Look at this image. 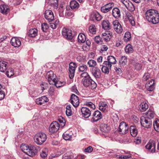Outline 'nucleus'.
I'll list each match as a JSON object with an SVG mask.
<instances>
[{
  "mask_svg": "<svg viewBox=\"0 0 159 159\" xmlns=\"http://www.w3.org/2000/svg\"><path fill=\"white\" fill-rule=\"evenodd\" d=\"M20 148L21 151L30 157L34 156L38 152V150L34 146H29L25 144H22Z\"/></svg>",
  "mask_w": 159,
  "mask_h": 159,
  "instance_id": "f257e3e1",
  "label": "nucleus"
},
{
  "mask_svg": "<svg viewBox=\"0 0 159 159\" xmlns=\"http://www.w3.org/2000/svg\"><path fill=\"white\" fill-rule=\"evenodd\" d=\"M47 137L46 134L43 132L37 134L34 137V142L37 144L42 145L46 140Z\"/></svg>",
  "mask_w": 159,
  "mask_h": 159,
  "instance_id": "f03ea898",
  "label": "nucleus"
},
{
  "mask_svg": "<svg viewBox=\"0 0 159 159\" xmlns=\"http://www.w3.org/2000/svg\"><path fill=\"white\" fill-rule=\"evenodd\" d=\"M82 82L85 87H89L92 89H94L97 87V84L90 77L87 79H83Z\"/></svg>",
  "mask_w": 159,
  "mask_h": 159,
  "instance_id": "7ed1b4c3",
  "label": "nucleus"
},
{
  "mask_svg": "<svg viewBox=\"0 0 159 159\" xmlns=\"http://www.w3.org/2000/svg\"><path fill=\"white\" fill-rule=\"evenodd\" d=\"M140 123L143 126L147 128H150L152 125L151 120L143 116L141 117Z\"/></svg>",
  "mask_w": 159,
  "mask_h": 159,
  "instance_id": "20e7f679",
  "label": "nucleus"
},
{
  "mask_svg": "<svg viewBox=\"0 0 159 159\" xmlns=\"http://www.w3.org/2000/svg\"><path fill=\"white\" fill-rule=\"evenodd\" d=\"M129 127L125 122L122 121L120 124L118 128V131L122 134H125L128 132Z\"/></svg>",
  "mask_w": 159,
  "mask_h": 159,
  "instance_id": "39448f33",
  "label": "nucleus"
},
{
  "mask_svg": "<svg viewBox=\"0 0 159 159\" xmlns=\"http://www.w3.org/2000/svg\"><path fill=\"white\" fill-rule=\"evenodd\" d=\"M76 67L77 65L75 63L71 62L70 63L69 68V76L70 79H72L73 78Z\"/></svg>",
  "mask_w": 159,
  "mask_h": 159,
  "instance_id": "423d86ee",
  "label": "nucleus"
},
{
  "mask_svg": "<svg viewBox=\"0 0 159 159\" xmlns=\"http://www.w3.org/2000/svg\"><path fill=\"white\" fill-rule=\"evenodd\" d=\"M46 77L48 79L49 84H53L54 81L55 82L56 79V76L54 74L53 72L50 71L48 72L46 74Z\"/></svg>",
  "mask_w": 159,
  "mask_h": 159,
  "instance_id": "0eeeda50",
  "label": "nucleus"
},
{
  "mask_svg": "<svg viewBox=\"0 0 159 159\" xmlns=\"http://www.w3.org/2000/svg\"><path fill=\"white\" fill-rule=\"evenodd\" d=\"M62 34L63 37L68 39H72V31L71 30L66 28H64L62 30Z\"/></svg>",
  "mask_w": 159,
  "mask_h": 159,
  "instance_id": "6e6552de",
  "label": "nucleus"
},
{
  "mask_svg": "<svg viewBox=\"0 0 159 159\" xmlns=\"http://www.w3.org/2000/svg\"><path fill=\"white\" fill-rule=\"evenodd\" d=\"M116 61L115 57L112 56H109L107 57V61H105L103 62L104 65L108 66L111 69L112 64L116 63Z\"/></svg>",
  "mask_w": 159,
  "mask_h": 159,
  "instance_id": "1a4fd4ad",
  "label": "nucleus"
},
{
  "mask_svg": "<svg viewBox=\"0 0 159 159\" xmlns=\"http://www.w3.org/2000/svg\"><path fill=\"white\" fill-rule=\"evenodd\" d=\"M60 125L56 121L52 122L50 125L49 127V131L51 133H53L57 132L59 129Z\"/></svg>",
  "mask_w": 159,
  "mask_h": 159,
  "instance_id": "9d476101",
  "label": "nucleus"
},
{
  "mask_svg": "<svg viewBox=\"0 0 159 159\" xmlns=\"http://www.w3.org/2000/svg\"><path fill=\"white\" fill-rule=\"evenodd\" d=\"M113 27L114 30L118 34H121L123 32L122 26L117 20L113 22Z\"/></svg>",
  "mask_w": 159,
  "mask_h": 159,
  "instance_id": "9b49d317",
  "label": "nucleus"
},
{
  "mask_svg": "<svg viewBox=\"0 0 159 159\" xmlns=\"http://www.w3.org/2000/svg\"><path fill=\"white\" fill-rule=\"evenodd\" d=\"M44 15L45 19L49 22H52L54 19L53 13L51 10H46L44 13Z\"/></svg>",
  "mask_w": 159,
  "mask_h": 159,
  "instance_id": "f8f14e48",
  "label": "nucleus"
},
{
  "mask_svg": "<svg viewBox=\"0 0 159 159\" xmlns=\"http://www.w3.org/2000/svg\"><path fill=\"white\" fill-rule=\"evenodd\" d=\"M93 75L96 79H99L101 76V72L99 69L98 67L93 68L91 70Z\"/></svg>",
  "mask_w": 159,
  "mask_h": 159,
  "instance_id": "ddd939ff",
  "label": "nucleus"
},
{
  "mask_svg": "<svg viewBox=\"0 0 159 159\" xmlns=\"http://www.w3.org/2000/svg\"><path fill=\"white\" fill-rule=\"evenodd\" d=\"M155 83L153 79H151L150 80L148 81L146 84L145 88L147 91H152L155 89Z\"/></svg>",
  "mask_w": 159,
  "mask_h": 159,
  "instance_id": "4468645a",
  "label": "nucleus"
},
{
  "mask_svg": "<svg viewBox=\"0 0 159 159\" xmlns=\"http://www.w3.org/2000/svg\"><path fill=\"white\" fill-rule=\"evenodd\" d=\"M91 110L86 107H82L81 109V112L82 116L85 118H89L91 114Z\"/></svg>",
  "mask_w": 159,
  "mask_h": 159,
  "instance_id": "2eb2a0df",
  "label": "nucleus"
},
{
  "mask_svg": "<svg viewBox=\"0 0 159 159\" xmlns=\"http://www.w3.org/2000/svg\"><path fill=\"white\" fill-rule=\"evenodd\" d=\"M156 10L154 9H149L147 10L145 13V18L146 20L148 22L151 20L152 16L156 12Z\"/></svg>",
  "mask_w": 159,
  "mask_h": 159,
  "instance_id": "dca6fc26",
  "label": "nucleus"
},
{
  "mask_svg": "<svg viewBox=\"0 0 159 159\" xmlns=\"http://www.w3.org/2000/svg\"><path fill=\"white\" fill-rule=\"evenodd\" d=\"M70 102L74 107H77L79 104L78 97L74 94H72L70 97Z\"/></svg>",
  "mask_w": 159,
  "mask_h": 159,
  "instance_id": "f3484780",
  "label": "nucleus"
},
{
  "mask_svg": "<svg viewBox=\"0 0 159 159\" xmlns=\"http://www.w3.org/2000/svg\"><path fill=\"white\" fill-rule=\"evenodd\" d=\"M93 117L92 118V121L96 122L101 119L102 116L101 113L98 110L95 111L93 114Z\"/></svg>",
  "mask_w": 159,
  "mask_h": 159,
  "instance_id": "a211bd4d",
  "label": "nucleus"
},
{
  "mask_svg": "<svg viewBox=\"0 0 159 159\" xmlns=\"http://www.w3.org/2000/svg\"><path fill=\"white\" fill-rule=\"evenodd\" d=\"M146 148L148 150H150L152 148L151 152H154L156 151V143L155 141L150 140L147 144L145 146Z\"/></svg>",
  "mask_w": 159,
  "mask_h": 159,
  "instance_id": "6ab92c4d",
  "label": "nucleus"
},
{
  "mask_svg": "<svg viewBox=\"0 0 159 159\" xmlns=\"http://www.w3.org/2000/svg\"><path fill=\"white\" fill-rule=\"evenodd\" d=\"M48 99L47 97L43 96L36 99L35 102L37 104L40 105L48 102Z\"/></svg>",
  "mask_w": 159,
  "mask_h": 159,
  "instance_id": "aec40b11",
  "label": "nucleus"
},
{
  "mask_svg": "<svg viewBox=\"0 0 159 159\" xmlns=\"http://www.w3.org/2000/svg\"><path fill=\"white\" fill-rule=\"evenodd\" d=\"M154 14H154L149 22L152 23L153 24H156L159 22V14L157 10Z\"/></svg>",
  "mask_w": 159,
  "mask_h": 159,
  "instance_id": "412c9836",
  "label": "nucleus"
},
{
  "mask_svg": "<svg viewBox=\"0 0 159 159\" xmlns=\"http://www.w3.org/2000/svg\"><path fill=\"white\" fill-rule=\"evenodd\" d=\"M11 44L15 47H19L21 44L20 39L17 37L12 38L11 40Z\"/></svg>",
  "mask_w": 159,
  "mask_h": 159,
  "instance_id": "4be33fe9",
  "label": "nucleus"
},
{
  "mask_svg": "<svg viewBox=\"0 0 159 159\" xmlns=\"http://www.w3.org/2000/svg\"><path fill=\"white\" fill-rule=\"evenodd\" d=\"M9 11V7L7 5L3 4L0 5V12L3 14H7Z\"/></svg>",
  "mask_w": 159,
  "mask_h": 159,
  "instance_id": "5701e85b",
  "label": "nucleus"
},
{
  "mask_svg": "<svg viewBox=\"0 0 159 159\" xmlns=\"http://www.w3.org/2000/svg\"><path fill=\"white\" fill-rule=\"evenodd\" d=\"M102 28L105 30H109L111 28L110 23L107 20H104L101 23Z\"/></svg>",
  "mask_w": 159,
  "mask_h": 159,
  "instance_id": "b1692460",
  "label": "nucleus"
},
{
  "mask_svg": "<svg viewBox=\"0 0 159 159\" xmlns=\"http://www.w3.org/2000/svg\"><path fill=\"white\" fill-rule=\"evenodd\" d=\"M8 67L7 62L1 61H0V71L4 72L6 71Z\"/></svg>",
  "mask_w": 159,
  "mask_h": 159,
  "instance_id": "393cba45",
  "label": "nucleus"
},
{
  "mask_svg": "<svg viewBox=\"0 0 159 159\" xmlns=\"http://www.w3.org/2000/svg\"><path fill=\"white\" fill-rule=\"evenodd\" d=\"M91 17L93 20H96L97 21H100L102 18V17L98 12H93L91 15Z\"/></svg>",
  "mask_w": 159,
  "mask_h": 159,
  "instance_id": "a878e982",
  "label": "nucleus"
},
{
  "mask_svg": "<svg viewBox=\"0 0 159 159\" xmlns=\"http://www.w3.org/2000/svg\"><path fill=\"white\" fill-rule=\"evenodd\" d=\"M38 34V30L36 29H30L27 33V34L29 37H35Z\"/></svg>",
  "mask_w": 159,
  "mask_h": 159,
  "instance_id": "bb28decb",
  "label": "nucleus"
},
{
  "mask_svg": "<svg viewBox=\"0 0 159 159\" xmlns=\"http://www.w3.org/2000/svg\"><path fill=\"white\" fill-rule=\"evenodd\" d=\"M112 35V33L107 31L102 34V39L104 40L105 41L108 42L110 40Z\"/></svg>",
  "mask_w": 159,
  "mask_h": 159,
  "instance_id": "cd10ccee",
  "label": "nucleus"
},
{
  "mask_svg": "<svg viewBox=\"0 0 159 159\" xmlns=\"http://www.w3.org/2000/svg\"><path fill=\"white\" fill-rule=\"evenodd\" d=\"M100 130L102 132L107 133L110 130V127L106 124H102L100 126Z\"/></svg>",
  "mask_w": 159,
  "mask_h": 159,
  "instance_id": "c85d7f7f",
  "label": "nucleus"
},
{
  "mask_svg": "<svg viewBox=\"0 0 159 159\" xmlns=\"http://www.w3.org/2000/svg\"><path fill=\"white\" fill-rule=\"evenodd\" d=\"M148 108V104L145 102H142L139 106V108L141 111H144Z\"/></svg>",
  "mask_w": 159,
  "mask_h": 159,
  "instance_id": "c756f323",
  "label": "nucleus"
},
{
  "mask_svg": "<svg viewBox=\"0 0 159 159\" xmlns=\"http://www.w3.org/2000/svg\"><path fill=\"white\" fill-rule=\"evenodd\" d=\"M112 15L116 18L118 19L120 16V10L117 8H114L112 10Z\"/></svg>",
  "mask_w": 159,
  "mask_h": 159,
  "instance_id": "7c9ffc66",
  "label": "nucleus"
},
{
  "mask_svg": "<svg viewBox=\"0 0 159 159\" xmlns=\"http://www.w3.org/2000/svg\"><path fill=\"white\" fill-rule=\"evenodd\" d=\"M129 130L131 135L133 137H136L138 134V131L135 126L131 125L130 127Z\"/></svg>",
  "mask_w": 159,
  "mask_h": 159,
  "instance_id": "2f4dec72",
  "label": "nucleus"
},
{
  "mask_svg": "<svg viewBox=\"0 0 159 159\" xmlns=\"http://www.w3.org/2000/svg\"><path fill=\"white\" fill-rule=\"evenodd\" d=\"M70 7L72 9H78L79 7V4L76 1L73 0L70 2Z\"/></svg>",
  "mask_w": 159,
  "mask_h": 159,
  "instance_id": "473e14b6",
  "label": "nucleus"
},
{
  "mask_svg": "<svg viewBox=\"0 0 159 159\" xmlns=\"http://www.w3.org/2000/svg\"><path fill=\"white\" fill-rule=\"evenodd\" d=\"M131 39V34L129 32H126L125 34L124 39L125 42H127L130 41Z\"/></svg>",
  "mask_w": 159,
  "mask_h": 159,
  "instance_id": "72a5a7b5",
  "label": "nucleus"
},
{
  "mask_svg": "<svg viewBox=\"0 0 159 159\" xmlns=\"http://www.w3.org/2000/svg\"><path fill=\"white\" fill-rule=\"evenodd\" d=\"M146 118L151 119L153 118L155 113L152 110H149L146 113Z\"/></svg>",
  "mask_w": 159,
  "mask_h": 159,
  "instance_id": "f704fd0d",
  "label": "nucleus"
},
{
  "mask_svg": "<svg viewBox=\"0 0 159 159\" xmlns=\"http://www.w3.org/2000/svg\"><path fill=\"white\" fill-rule=\"evenodd\" d=\"M78 39L79 42L83 43L86 41V37L84 34L80 33L79 34Z\"/></svg>",
  "mask_w": 159,
  "mask_h": 159,
  "instance_id": "c9c22d12",
  "label": "nucleus"
},
{
  "mask_svg": "<svg viewBox=\"0 0 159 159\" xmlns=\"http://www.w3.org/2000/svg\"><path fill=\"white\" fill-rule=\"evenodd\" d=\"M153 125L155 130L159 132V120L156 119L153 122Z\"/></svg>",
  "mask_w": 159,
  "mask_h": 159,
  "instance_id": "e433bc0d",
  "label": "nucleus"
},
{
  "mask_svg": "<svg viewBox=\"0 0 159 159\" xmlns=\"http://www.w3.org/2000/svg\"><path fill=\"white\" fill-rule=\"evenodd\" d=\"M66 115L68 116H71L72 114V113L71 109V106L69 105H67L66 107Z\"/></svg>",
  "mask_w": 159,
  "mask_h": 159,
  "instance_id": "4c0bfd02",
  "label": "nucleus"
},
{
  "mask_svg": "<svg viewBox=\"0 0 159 159\" xmlns=\"http://www.w3.org/2000/svg\"><path fill=\"white\" fill-rule=\"evenodd\" d=\"M125 51L126 53H132L133 52V49L131 45L129 44L127 45L125 48Z\"/></svg>",
  "mask_w": 159,
  "mask_h": 159,
  "instance_id": "58836bf2",
  "label": "nucleus"
},
{
  "mask_svg": "<svg viewBox=\"0 0 159 159\" xmlns=\"http://www.w3.org/2000/svg\"><path fill=\"white\" fill-rule=\"evenodd\" d=\"M120 65L121 66H125L127 62V58L125 56H122L119 61Z\"/></svg>",
  "mask_w": 159,
  "mask_h": 159,
  "instance_id": "ea45409f",
  "label": "nucleus"
},
{
  "mask_svg": "<svg viewBox=\"0 0 159 159\" xmlns=\"http://www.w3.org/2000/svg\"><path fill=\"white\" fill-rule=\"evenodd\" d=\"M127 6H126V8L129 11L132 12L135 10V7L134 4L131 2H129Z\"/></svg>",
  "mask_w": 159,
  "mask_h": 159,
  "instance_id": "a19ab883",
  "label": "nucleus"
},
{
  "mask_svg": "<svg viewBox=\"0 0 159 159\" xmlns=\"http://www.w3.org/2000/svg\"><path fill=\"white\" fill-rule=\"evenodd\" d=\"M127 17L131 25L134 26L135 25V23L132 15L131 14L129 13L127 15Z\"/></svg>",
  "mask_w": 159,
  "mask_h": 159,
  "instance_id": "79ce46f5",
  "label": "nucleus"
},
{
  "mask_svg": "<svg viewBox=\"0 0 159 159\" xmlns=\"http://www.w3.org/2000/svg\"><path fill=\"white\" fill-rule=\"evenodd\" d=\"M84 105L89 107L92 110H94L95 108V105L91 102L85 101L84 102Z\"/></svg>",
  "mask_w": 159,
  "mask_h": 159,
  "instance_id": "37998d69",
  "label": "nucleus"
},
{
  "mask_svg": "<svg viewBox=\"0 0 159 159\" xmlns=\"http://www.w3.org/2000/svg\"><path fill=\"white\" fill-rule=\"evenodd\" d=\"M55 82L54 81L53 84H54L57 88L63 86L65 83V82H61L60 81L57 80L56 79H55Z\"/></svg>",
  "mask_w": 159,
  "mask_h": 159,
  "instance_id": "c03bdc74",
  "label": "nucleus"
},
{
  "mask_svg": "<svg viewBox=\"0 0 159 159\" xmlns=\"http://www.w3.org/2000/svg\"><path fill=\"white\" fill-rule=\"evenodd\" d=\"M48 154V152L47 149L43 150L40 153L41 157L43 158H46Z\"/></svg>",
  "mask_w": 159,
  "mask_h": 159,
  "instance_id": "a18cd8bd",
  "label": "nucleus"
},
{
  "mask_svg": "<svg viewBox=\"0 0 159 159\" xmlns=\"http://www.w3.org/2000/svg\"><path fill=\"white\" fill-rule=\"evenodd\" d=\"M14 74V70L12 68H9L6 72V75L8 77H11Z\"/></svg>",
  "mask_w": 159,
  "mask_h": 159,
  "instance_id": "49530a36",
  "label": "nucleus"
},
{
  "mask_svg": "<svg viewBox=\"0 0 159 159\" xmlns=\"http://www.w3.org/2000/svg\"><path fill=\"white\" fill-rule=\"evenodd\" d=\"M59 21L58 20H56L54 23H50V27L52 29H55L57 27L58 25Z\"/></svg>",
  "mask_w": 159,
  "mask_h": 159,
  "instance_id": "de8ad7c7",
  "label": "nucleus"
},
{
  "mask_svg": "<svg viewBox=\"0 0 159 159\" xmlns=\"http://www.w3.org/2000/svg\"><path fill=\"white\" fill-rule=\"evenodd\" d=\"M101 10L103 13H107L110 11V8L108 7L107 6L105 5L101 8Z\"/></svg>",
  "mask_w": 159,
  "mask_h": 159,
  "instance_id": "09e8293b",
  "label": "nucleus"
},
{
  "mask_svg": "<svg viewBox=\"0 0 159 159\" xmlns=\"http://www.w3.org/2000/svg\"><path fill=\"white\" fill-rule=\"evenodd\" d=\"M110 68L108 66H104L102 68V70L103 73L108 74L109 73Z\"/></svg>",
  "mask_w": 159,
  "mask_h": 159,
  "instance_id": "8fccbe9b",
  "label": "nucleus"
},
{
  "mask_svg": "<svg viewBox=\"0 0 159 159\" xmlns=\"http://www.w3.org/2000/svg\"><path fill=\"white\" fill-rule=\"evenodd\" d=\"M88 64L89 67H93L96 66L97 63L96 61L93 60H89L88 62Z\"/></svg>",
  "mask_w": 159,
  "mask_h": 159,
  "instance_id": "3c124183",
  "label": "nucleus"
},
{
  "mask_svg": "<svg viewBox=\"0 0 159 159\" xmlns=\"http://www.w3.org/2000/svg\"><path fill=\"white\" fill-rule=\"evenodd\" d=\"M57 120L59 122V123L61 124L60 125L61 127H63L65 125V121L62 117L60 116L59 117Z\"/></svg>",
  "mask_w": 159,
  "mask_h": 159,
  "instance_id": "603ef678",
  "label": "nucleus"
},
{
  "mask_svg": "<svg viewBox=\"0 0 159 159\" xmlns=\"http://www.w3.org/2000/svg\"><path fill=\"white\" fill-rule=\"evenodd\" d=\"M131 157V156L129 155L126 156L121 155L120 156L118 155H116V158L120 159H127Z\"/></svg>",
  "mask_w": 159,
  "mask_h": 159,
  "instance_id": "864d4df0",
  "label": "nucleus"
},
{
  "mask_svg": "<svg viewBox=\"0 0 159 159\" xmlns=\"http://www.w3.org/2000/svg\"><path fill=\"white\" fill-rule=\"evenodd\" d=\"M89 30L92 34H95L96 31L95 30V25H91L89 27Z\"/></svg>",
  "mask_w": 159,
  "mask_h": 159,
  "instance_id": "5fc2aeb1",
  "label": "nucleus"
},
{
  "mask_svg": "<svg viewBox=\"0 0 159 159\" xmlns=\"http://www.w3.org/2000/svg\"><path fill=\"white\" fill-rule=\"evenodd\" d=\"M87 70V66L84 64H82L80 66L79 68V70L80 72H83L86 71Z\"/></svg>",
  "mask_w": 159,
  "mask_h": 159,
  "instance_id": "6e6d98bb",
  "label": "nucleus"
},
{
  "mask_svg": "<svg viewBox=\"0 0 159 159\" xmlns=\"http://www.w3.org/2000/svg\"><path fill=\"white\" fill-rule=\"evenodd\" d=\"M150 78V74L149 73H145L142 78V80L143 81H146Z\"/></svg>",
  "mask_w": 159,
  "mask_h": 159,
  "instance_id": "4d7b16f0",
  "label": "nucleus"
},
{
  "mask_svg": "<svg viewBox=\"0 0 159 159\" xmlns=\"http://www.w3.org/2000/svg\"><path fill=\"white\" fill-rule=\"evenodd\" d=\"M71 135L66 133H64L63 134V139L66 140H70L71 138Z\"/></svg>",
  "mask_w": 159,
  "mask_h": 159,
  "instance_id": "13d9d810",
  "label": "nucleus"
},
{
  "mask_svg": "<svg viewBox=\"0 0 159 159\" xmlns=\"http://www.w3.org/2000/svg\"><path fill=\"white\" fill-rule=\"evenodd\" d=\"M42 29L43 31L44 32H46L48 28V26L46 23H44L42 24Z\"/></svg>",
  "mask_w": 159,
  "mask_h": 159,
  "instance_id": "bf43d9fd",
  "label": "nucleus"
},
{
  "mask_svg": "<svg viewBox=\"0 0 159 159\" xmlns=\"http://www.w3.org/2000/svg\"><path fill=\"white\" fill-rule=\"evenodd\" d=\"M80 76L84 78L83 79H87L90 77L88 74L86 72H84L81 74Z\"/></svg>",
  "mask_w": 159,
  "mask_h": 159,
  "instance_id": "052dcab7",
  "label": "nucleus"
},
{
  "mask_svg": "<svg viewBox=\"0 0 159 159\" xmlns=\"http://www.w3.org/2000/svg\"><path fill=\"white\" fill-rule=\"evenodd\" d=\"M10 1L16 5H19L22 2V0H10Z\"/></svg>",
  "mask_w": 159,
  "mask_h": 159,
  "instance_id": "680f3d73",
  "label": "nucleus"
},
{
  "mask_svg": "<svg viewBox=\"0 0 159 159\" xmlns=\"http://www.w3.org/2000/svg\"><path fill=\"white\" fill-rule=\"evenodd\" d=\"M54 89L52 87H50L48 91L49 94L51 96L53 95L54 93Z\"/></svg>",
  "mask_w": 159,
  "mask_h": 159,
  "instance_id": "e2e57ef3",
  "label": "nucleus"
},
{
  "mask_svg": "<svg viewBox=\"0 0 159 159\" xmlns=\"http://www.w3.org/2000/svg\"><path fill=\"white\" fill-rule=\"evenodd\" d=\"M47 85L48 84L46 83H43L41 84V87L43 91L47 89L48 86Z\"/></svg>",
  "mask_w": 159,
  "mask_h": 159,
  "instance_id": "0e129e2a",
  "label": "nucleus"
},
{
  "mask_svg": "<svg viewBox=\"0 0 159 159\" xmlns=\"http://www.w3.org/2000/svg\"><path fill=\"white\" fill-rule=\"evenodd\" d=\"M134 66L135 69L137 70H140L142 68V66L141 64L139 63H136L134 65Z\"/></svg>",
  "mask_w": 159,
  "mask_h": 159,
  "instance_id": "69168bd1",
  "label": "nucleus"
},
{
  "mask_svg": "<svg viewBox=\"0 0 159 159\" xmlns=\"http://www.w3.org/2000/svg\"><path fill=\"white\" fill-rule=\"evenodd\" d=\"M102 39L99 36H96L94 38V40L97 43H99L101 41Z\"/></svg>",
  "mask_w": 159,
  "mask_h": 159,
  "instance_id": "338daca9",
  "label": "nucleus"
},
{
  "mask_svg": "<svg viewBox=\"0 0 159 159\" xmlns=\"http://www.w3.org/2000/svg\"><path fill=\"white\" fill-rule=\"evenodd\" d=\"M93 150V149L92 147L91 146H89L85 149L84 151L88 153H90Z\"/></svg>",
  "mask_w": 159,
  "mask_h": 159,
  "instance_id": "774afa93",
  "label": "nucleus"
}]
</instances>
